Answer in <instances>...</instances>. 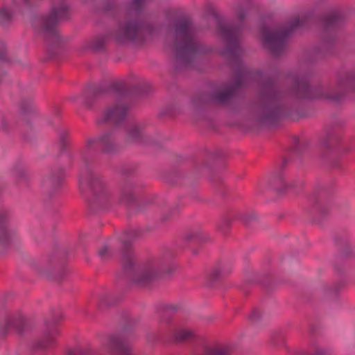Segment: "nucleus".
<instances>
[{"mask_svg": "<svg viewBox=\"0 0 355 355\" xmlns=\"http://www.w3.org/2000/svg\"><path fill=\"white\" fill-rule=\"evenodd\" d=\"M310 14L301 13L295 17L288 24L279 27L261 26L260 28L261 39L263 46L273 55H279L285 49L289 35L307 24Z\"/></svg>", "mask_w": 355, "mask_h": 355, "instance_id": "7ed1b4c3", "label": "nucleus"}, {"mask_svg": "<svg viewBox=\"0 0 355 355\" xmlns=\"http://www.w3.org/2000/svg\"><path fill=\"white\" fill-rule=\"evenodd\" d=\"M167 19L169 22L167 41L174 50L177 67L192 66L205 50L198 43L191 22L185 17L177 15L174 11L168 13Z\"/></svg>", "mask_w": 355, "mask_h": 355, "instance_id": "f257e3e1", "label": "nucleus"}, {"mask_svg": "<svg viewBox=\"0 0 355 355\" xmlns=\"http://www.w3.org/2000/svg\"><path fill=\"white\" fill-rule=\"evenodd\" d=\"M149 28L137 21L126 18L119 21L110 31L99 34L88 40L86 47L95 51L103 49L111 41L119 43L141 42Z\"/></svg>", "mask_w": 355, "mask_h": 355, "instance_id": "f03ea898", "label": "nucleus"}, {"mask_svg": "<svg viewBox=\"0 0 355 355\" xmlns=\"http://www.w3.org/2000/svg\"><path fill=\"white\" fill-rule=\"evenodd\" d=\"M98 254L102 259L106 258L109 254V249L107 245H103L98 251Z\"/></svg>", "mask_w": 355, "mask_h": 355, "instance_id": "a878e982", "label": "nucleus"}, {"mask_svg": "<svg viewBox=\"0 0 355 355\" xmlns=\"http://www.w3.org/2000/svg\"><path fill=\"white\" fill-rule=\"evenodd\" d=\"M100 148L105 153H112L116 149V145L112 132H108L103 134L98 137L89 138L83 150V155L95 151Z\"/></svg>", "mask_w": 355, "mask_h": 355, "instance_id": "9d476101", "label": "nucleus"}, {"mask_svg": "<svg viewBox=\"0 0 355 355\" xmlns=\"http://www.w3.org/2000/svg\"><path fill=\"white\" fill-rule=\"evenodd\" d=\"M103 346L111 355H133L131 347L124 338L119 334L109 336Z\"/></svg>", "mask_w": 355, "mask_h": 355, "instance_id": "f8f14e48", "label": "nucleus"}, {"mask_svg": "<svg viewBox=\"0 0 355 355\" xmlns=\"http://www.w3.org/2000/svg\"><path fill=\"white\" fill-rule=\"evenodd\" d=\"M342 18L341 13L338 10L330 12L325 17V24L327 26H331L337 24Z\"/></svg>", "mask_w": 355, "mask_h": 355, "instance_id": "4be33fe9", "label": "nucleus"}, {"mask_svg": "<svg viewBox=\"0 0 355 355\" xmlns=\"http://www.w3.org/2000/svg\"><path fill=\"white\" fill-rule=\"evenodd\" d=\"M133 200V196L129 191H123L121 194V200L123 202L128 203Z\"/></svg>", "mask_w": 355, "mask_h": 355, "instance_id": "393cba45", "label": "nucleus"}, {"mask_svg": "<svg viewBox=\"0 0 355 355\" xmlns=\"http://www.w3.org/2000/svg\"><path fill=\"white\" fill-rule=\"evenodd\" d=\"M230 347L227 344H215L207 347L200 355H230Z\"/></svg>", "mask_w": 355, "mask_h": 355, "instance_id": "a211bd4d", "label": "nucleus"}, {"mask_svg": "<svg viewBox=\"0 0 355 355\" xmlns=\"http://www.w3.org/2000/svg\"><path fill=\"white\" fill-rule=\"evenodd\" d=\"M210 12L217 20V31L225 42V48L223 54L232 62L239 63L243 53L240 41L242 26L229 24L224 21L214 8H210Z\"/></svg>", "mask_w": 355, "mask_h": 355, "instance_id": "423d86ee", "label": "nucleus"}, {"mask_svg": "<svg viewBox=\"0 0 355 355\" xmlns=\"http://www.w3.org/2000/svg\"><path fill=\"white\" fill-rule=\"evenodd\" d=\"M47 331L44 334L43 338L37 343V347L42 349L51 347L55 343V338L59 334V330L56 327L48 326Z\"/></svg>", "mask_w": 355, "mask_h": 355, "instance_id": "dca6fc26", "label": "nucleus"}, {"mask_svg": "<svg viewBox=\"0 0 355 355\" xmlns=\"http://www.w3.org/2000/svg\"><path fill=\"white\" fill-rule=\"evenodd\" d=\"M236 16L240 22H242L247 16V8L239 5L236 10Z\"/></svg>", "mask_w": 355, "mask_h": 355, "instance_id": "5701e85b", "label": "nucleus"}, {"mask_svg": "<svg viewBox=\"0 0 355 355\" xmlns=\"http://www.w3.org/2000/svg\"><path fill=\"white\" fill-rule=\"evenodd\" d=\"M145 0H132V6L135 10L141 8Z\"/></svg>", "mask_w": 355, "mask_h": 355, "instance_id": "bb28decb", "label": "nucleus"}, {"mask_svg": "<svg viewBox=\"0 0 355 355\" xmlns=\"http://www.w3.org/2000/svg\"><path fill=\"white\" fill-rule=\"evenodd\" d=\"M249 76L250 72L243 67H241L233 83L214 92L212 94L214 101L218 103L228 102L234 94L236 88L243 85Z\"/></svg>", "mask_w": 355, "mask_h": 355, "instance_id": "1a4fd4ad", "label": "nucleus"}, {"mask_svg": "<svg viewBox=\"0 0 355 355\" xmlns=\"http://www.w3.org/2000/svg\"><path fill=\"white\" fill-rule=\"evenodd\" d=\"M173 335L176 341H187L192 339L194 336V331L189 328L180 327L173 331Z\"/></svg>", "mask_w": 355, "mask_h": 355, "instance_id": "6ab92c4d", "label": "nucleus"}, {"mask_svg": "<svg viewBox=\"0 0 355 355\" xmlns=\"http://www.w3.org/2000/svg\"><path fill=\"white\" fill-rule=\"evenodd\" d=\"M67 17L68 7L65 3H61L58 6H53L48 14L35 19L34 26L55 43L60 39L56 26L59 21Z\"/></svg>", "mask_w": 355, "mask_h": 355, "instance_id": "0eeeda50", "label": "nucleus"}, {"mask_svg": "<svg viewBox=\"0 0 355 355\" xmlns=\"http://www.w3.org/2000/svg\"><path fill=\"white\" fill-rule=\"evenodd\" d=\"M10 218L9 211L6 209H0V242L5 243L10 238L8 223Z\"/></svg>", "mask_w": 355, "mask_h": 355, "instance_id": "2eb2a0df", "label": "nucleus"}, {"mask_svg": "<svg viewBox=\"0 0 355 355\" xmlns=\"http://www.w3.org/2000/svg\"><path fill=\"white\" fill-rule=\"evenodd\" d=\"M315 355H325L324 351L322 349H318Z\"/></svg>", "mask_w": 355, "mask_h": 355, "instance_id": "c756f323", "label": "nucleus"}, {"mask_svg": "<svg viewBox=\"0 0 355 355\" xmlns=\"http://www.w3.org/2000/svg\"><path fill=\"white\" fill-rule=\"evenodd\" d=\"M5 56H6V53H5L4 50H1L0 51V60L3 59L5 58Z\"/></svg>", "mask_w": 355, "mask_h": 355, "instance_id": "7c9ffc66", "label": "nucleus"}, {"mask_svg": "<svg viewBox=\"0 0 355 355\" xmlns=\"http://www.w3.org/2000/svg\"><path fill=\"white\" fill-rule=\"evenodd\" d=\"M81 184H89L97 193V198L99 203H101L109 196L107 188L102 182L99 176L93 173L89 174V177L81 178Z\"/></svg>", "mask_w": 355, "mask_h": 355, "instance_id": "ddd939ff", "label": "nucleus"}, {"mask_svg": "<svg viewBox=\"0 0 355 355\" xmlns=\"http://www.w3.org/2000/svg\"><path fill=\"white\" fill-rule=\"evenodd\" d=\"M68 135H69V133L67 131H63V132H60V139L64 146L66 145V144H67Z\"/></svg>", "mask_w": 355, "mask_h": 355, "instance_id": "cd10ccee", "label": "nucleus"}, {"mask_svg": "<svg viewBox=\"0 0 355 355\" xmlns=\"http://www.w3.org/2000/svg\"><path fill=\"white\" fill-rule=\"evenodd\" d=\"M144 135V127L141 124L130 125L127 132L126 139L130 143L140 141Z\"/></svg>", "mask_w": 355, "mask_h": 355, "instance_id": "f3484780", "label": "nucleus"}, {"mask_svg": "<svg viewBox=\"0 0 355 355\" xmlns=\"http://www.w3.org/2000/svg\"><path fill=\"white\" fill-rule=\"evenodd\" d=\"M83 353L80 350L77 349H69L68 355H80Z\"/></svg>", "mask_w": 355, "mask_h": 355, "instance_id": "c85d7f7f", "label": "nucleus"}, {"mask_svg": "<svg viewBox=\"0 0 355 355\" xmlns=\"http://www.w3.org/2000/svg\"><path fill=\"white\" fill-rule=\"evenodd\" d=\"M128 109V105L120 100L109 105L103 112L101 117L98 119L97 123L99 124H117L125 119Z\"/></svg>", "mask_w": 355, "mask_h": 355, "instance_id": "9b49d317", "label": "nucleus"}, {"mask_svg": "<svg viewBox=\"0 0 355 355\" xmlns=\"http://www.w3.org/2000/svg\"><path fill=\"white\" fill-rule=\"evenodd\" d=\"M254 315H255V313H253L252 314V317L254 318Z\"/></svg>", "mask_w": 355, "mask_h": 355, "instance_id": "2f4dec72", "label": "nucleus"}, {"mask_svg": "<svg viewBox=\"0 0 355 355\" xmlns=\"http://www.w3.org/2000/svg\"><path fill=\"white\" fill-rule=\"evenodd\" d=\"M63 178V175L60 173H52L44 178L43 184L46 187L54 188L61 183Z\"/></svg>", "mask_w": 355, "mask_h": 355, "instance_id": "aec40b11", "label": "nucleus"}, {"mask_svg": "<svg viewBox=\"0 0 355 355\" xmlns=\"http://www.w3.org/2000/svg\"><path fill=\"white\" fill-rule=\"evenodd\" d=\"M165 265L163 261H153L135 270L132 275L131 280L139 286H147L160 272L164 271Z\"/></svg>", "mask_w": 355, "mask_h": 355, "instance_id": "6e6552de", "label": "nucleus"}, {"mask_svg": "<svg viewBox=\"0 0 355 355\" xmlns=\"http://www.w3.org/2000/svg\"><path fill=\"white\" fill-rule=\"evenodd\" d=\"M134 266V259L132 255L125 254L124 255V266L125 268H131Z\"/></svg>", "mask_w": 355, "mask_h": 355, "instance_id": "b1692460", "label": "nucleus"}, {"mask_svg": "<svg viewBox=\"0 0 355 355\" xmlns=\"http://www.w3.org/2000/svg\"><path fill=\"white\" fill-rule=\"evenodd\" d=\"M349 90H355V71L348 72L339 77L336 87L320 85L313 88L306 81L302 80L295 85L294 92L299 98H321L338 101L345 92Z\"/></svg>", "mask_w": 355, "mask_h": 355, "instance_id": "20e7f679", "label": "nucleus"}, {"mask_svg": "<svg viewBox=\"0 0 355 355\" xmlns=\"http://www.w3.org/2000/svg\"><path fill=\"white\" fill-rule=\"evenodd\" d=\"M27 325V321L22 315H10L6 319L5 326L1 329V334L4 336L12 329L22 334L26 330Z\"/></svg>", "mask_w": 355, "mask_h": 355, "instance_id": "4468645a", "label": "nucleus"}, {"mask_svg": "<svg viewBox=\"0 0 355 355\" xmlns=\"http://www.w3.org/2000/svg\"><path fill=\"white\" fill-rule=\"evenodd\" d=\"M253 118L262 123H271L284 116L280 94L273 85L266 86L261 92L259 103L252 112Z\"/></svg>", "mask_w": 355, "mask_h": 355, "instance_id": "39448f33", "label": "nucleus"}, {"mask_svg": "<svg viewBox=\"0 0 355 355\" xmlns=\"http://www.w3.org/2000/svg\"><path fill=\"white\" fill-rule=\"evenodd\" d=\"M12 19V12L9 8L3 6L0 8V24L3 26H8Z\"/></svg>", "mask_w": 355, "mask_h": 355, "instance_id": "412c9836", "label": "nucleus"}]
</instances>
